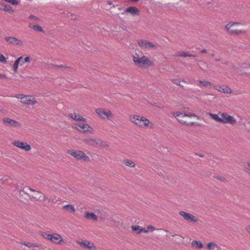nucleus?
<instances>
[{"label":"nucleus","mask_w":250,"mask_h":250,"mask_svg":"<svg viewBox=\"0 0 250 250\" xmlns=\"http://www.w3.org/2000/svg\"><path fill=\"white\" fill-rule=\"evenodd\" d=\"M129 118L132 122L139 127H149L152 128L154 126L153 124L145 117L140 118L138 115H130L129 116Z\"/></svg>","instance_id":"obj_1"},{"label":"nucleus","mask_w":250,"mask_h":250,"mask_svg":"<svg viewBox=\"0 0 250 250\" xmlns=\"http://www.w3.org/2000/svg\"><path fill=\"white\" fill-rule=\"evenodd\" d=\"M132 59L135 64L139 67H147L152 64L151 61L145 55L140 56L136 54L133 55Z\"/></svg>","instance_id":"obj_2"},{"label":"nucleus","mask_w":250,"mask_h":250,"mask_svg":"<svg viewBox=\"0 0 250 250\" xmlns=\"http://www.w3.org/2000/svg\"><path fill=\"white\" fill-rule=\"evenodd\" d=\"M41 235L44 238L50 241L53 243L59 245L65 244V242L62 236L58 233L50 234L47 232H42Z\"/></svg>","instance_id":"obj_3"},{"label":"nucleus","mask_w":250,"mask_h":250,"mask_svg":"<svg viewBox=\"0 0 250 250\" xmlns=\"http://www.w3.org/2000/svg\"><path fill=\"white\" fill-rule=\"evenodd\" d=\"M67 152L77 160H83L85 162L90 161V158L89 156L82 150L70 149H68L67 151Z\"/></svg>","instance_id":"obj_4"},{"label":"nucleus","mask_w":250,"mask_h":250,"mask_svg":"<svg viewBox=\"0 0 250 250\" xmlns=\"http://www.w3.org/2000/svg\"><path fill=\"white\" fill-rule=\"evenodd\" d=\"M86 122H80L79 123L74 124L73 127L77 130L83 133L89 132L90 134H93V130Z\"/></svg>","instance_id":"obj_5"},{"label":"nucleus","mask_w":250,"mask_h":250,"mask_svg":"<svg viewBox=\"0 0 250 250\" xmlns=\"http://www.w3.org/2000/svg\"><path fill=\"white\" fill-rule=\"evenodd\" d=\"M96 113L103 119H107L112 121L114 119V115L109 110H105L104 108H98L96 110Z\"/></svg>","instance_id":"obj_6"},{"label":"nucleus","mask_w":250,"mask_h":250,"mask_svg":"<svg viewBox=\"0 0 250 250\" xmlns=\"http://www.w3.org/2000/svg\"><path fill=\"white\" fill-rule=\"evenodd\" d=\"M15 97L21 99V102L24 104L34 105L37 103L36 99L32 96L18 94Z\"/></svg>","instance_id":"obj_7"},{"label":"nucleus","mask_w":250,"mask_h":250,"mask_svg":"<svg viewBox=\"0 0 250 250\" xmlns=\"http://www.w3.org/2000/svg\"><path fill=\"white\" fill-rule=\"evenodd\" d=\"M173 116L177 119V120L182 124L188 125L189 124L186 121H183L180 119L181 117H196L199 119V117L195 114L183 113L180 112H176L172 113Z\"/></svg>","instance_id":"obj_8"},{"label":"nucleus","mask_w":250,"mask_h":250,"mask_svg":"<svg viewBox=\"0 0 250 250\" xmlns=\"http://www.w3.org/2000/svg\"><path fill=\"white\" fill-rule=\"evenodd\" d=\"M219 114L221 116L222 123V124H230L231 125H234L236 123V120L234 119L233 116L229 115L227 113H221Z\"/></svg>","instance_id":"obj_9"},{"label":"nucleus","mask_w":250,"mask_h":250,"mask_svg":"<svg viewBox=\"0 0 250 250\" xmlns=\"http://www.w3.org/2000/svg\"><path fill=\"white\" fill-rule=\"evenodd\" d=\"M137 42L140 47L143 49H155L156 48L154 44L146 40H139Z\"/></svg>","instance_id":"obj_10"},{"label":"nucleus","mask_w":250,"mask_h":250,"mask_svg":"<svg viewBox=\"0 0 250 250\" xmlns=\"http://www.w3.org/2000/svg\"><path fill=\"white\" fill-rule=\"evenodd\" d=\"M179 214L188 222L195 223L198 221V219L196 216L187 212L181 211L179 212Z\"/></svg>","instance_id":"obj_11"},{"label":"nucleus","mask_w":250,"mask_h":250,"mask_svg":"<svg viewBox=\"0 0 250 250\" xmlns=\"http://www.w3.org/2000/svg\"><path fill=\"white\" fill-rule=\"evenodd\" d=\"M140 10L138 8L135 6H130L127 8L124 12H123L122 14V15H126L127 14H130L133 17L137 16L140 15Z\"/></svg>","instance_id":"obj_12"},{"label":"nucleus","mask_w":250,"mask_h":250,"mask_svg":"<svg viewBox=\"0 0 250 250\" xmlns=\"http://www.w3.org/2000/svg\"><path fill=\"white\" fill-rule=\"evenodd\" d=\"M13 144L17 147L23 149L26 151H30L31 149V146L25 142L15 140L14 141Z\"/></svg>","instance_id":"obj_13"},{"label":"nucleus","mask_w":250,"mask_h":250,"mask_svg":"<svg viewBox=\"0 0 250 250\" xmlns=\"http://www.w3.org/2000/svg\"><path fill=\"white\" fill-rule=\"evenodd\" d=\"M4 39L7 43L10 45L20 46L22 45V42L21 40L14 37H5Z\"/></svg>","instance_id":"obj_14"},{"label":"nucleus","mask_w":250,"mask_h":250,"mask_svg":"<svg viewBox=\"0 0 250 250\" xmlns=\"http://www.w3.org/2000/svg\"><path fill=\"white\" fill-rule=\"evenodd\" d=\"M3 122L4 124L7 126L15 127H20L21 126V124L19 122L8 118H3Z\"/></svg>","instance_id":"obj_15"},{"label":"nucleus","mask_w":250,"mask_h":250,"mask_svg":"<svg viewBox=\"0 0 250 250\" xmlns=\"http://www.w3.org/2000/svg\"><path fill=\"white\" fill-rule=\"evenodd\" d=\"M77 243L79 244L82 248L86 247L90 250H96V248L94 243L90 241H77Z\"/></svg>","instance_id":"obj_16"},{"label":"nucleus","mask_w":250,"mask_h":250,"mask_svg":"<svg viewBox=\"0 0 250 250\" xmlns=\"http://www.w3.org/2000/svg\"><path fill=\"white\" fill-rule=\"evenodd\" d=\"M69 116L73 120L79 122H86V119L82 115L76 113H71Z\"/></svg>","instance_id":"obj_17"},{"label":"nucleus","mask_w":250,"mask_h":250,"mask_svg":"<svg viewBox=\"0 0 250 250\" xmlns=\"http://www.w3.org/2000/svg\"><path fill=\"white\" fill-rule=\"evenodd\" d=\"M215 89L218 91L223 93H231V90L230 88L227 86H215Z\"/></svg>","instance_id":"obj_18"},{"label":"nucleus","mask_w":250,"mask_h":250,"mask_svg":"<svg viewBox=\"0 0 250 250\" xmlns=\"http://www.w3.org/2000/svg\"><path fill=\"white\" fill-rule=\"evenodd\" d=\"M98 140L93 139H85L83 140V142L85 144L93 146H96L97 145H98Z\"/></svg>","instance_id":"obj_19"},{"label":"nucleus","mask_w":250,"mask_h":250,"mask_svg":"<svg viewBox=\"0 0 250 250\" xmlns=\"http://www.w3.org/2000/svg\"><path fill=\"white\" fill-rule=\"evenodd\" d=\"M227 31L228 32V33L229 34H230L231 35H234V36H237L240 34H245L247 32L246 30H239V29L233 30V29H231L230 28H229V30H227Z\"/></svg>","instance_id":"obj_20"},{"label":"nucleus","mask_w":250,"mask_h":250,"mask_svg":"<svg viewBox=\"0 0 250 250\" xmlns=\"http://www.w3.org/2000/svg\"><path fill=\"white\" fill-rule=\"evenodd\" d=\"M84 217L87 219H92L94 221L98 220L97 215L93 212H85Z\"/></svg>","instance_id":"obj_21"},{"label":"nucleus","mask_w":250,"mask_h":250,"mask_svg":"<svg viewBox=\"0 0 250 250\" xmlns=\"http://www.w3.org/2000/svg\"><path fill=\"white\" fill-rule=\"evenodd\" d=\"M199 86L201 87L203 86V87H207L210 88L212 85V83L209 81L200 80L199 81Z\"/></svg>","instance_id":"obj_22"},{"label":"nucleus","mask_w":250,"mask_h":250,"mask_svg":"<svg viewBox=\"0 0 250 250\" xmlns=\"http://www.w3.org/2000/svg\"><path fill=\"white\" fill-rule=\"evenodd\" d=\"M62 208L64 209H66L72 213H74L76 212V209L74 208V206L71 204H68L63 206L62 207Z\"/></svg>","instance_id":"obj_23"},{"label":"nucleus","mask_w":250,"mask_h":250,"mask_svg":"<svg viewBox=\"0 0 250 250\" xmlns=\"http://www.w3.org/2000/svg\"><path fill=\"white\" fill-rule=\"evenodd\" d=\"M241 24V23L239 22H229L225 25V29L227 30H229V28H231V27L235 25H239Z\"/></svg>","instance_id":"obj_24"},{"label":"nucleus","mask_w":250,"mask_h":250,"mask_svg":"<svg viewBox=\"0 0 250 250\" xmlns=\"http://www.w3.org/2000/svg\"><path fill=\"white\" fill-rule=\"evenodd\" d=\"M123 163L125 166L130 167H134L136 166V164L134 163V162L128 159H124L123 161Z\"/></svg>","instance_id":"obj_25"},{"label":"nucleus","mask_w":250,"mask_h":250,"mask_svg":"<svg viewBox=\"0 0 250 250\" xmlns=\"http://www.w3.org/2000/svg\"><path fill=\"white\" fill-rule=\"evenodd\" d=\"M208 115L210 116V117L214 120L215 121L222 123V119L217 114H213L211 113H208Z\"/></svg>","instance_id":"obj_26"},{"label":"nucleus","mask_w":250,"mask_h":250,"mask_svg":"<svg viewBox=\"0 0 250 250\" xmlns=\"http://www.w3.org/2000/svg\"><path fill=\"white\" fill-rule=\"evenodd\" d=\"M191 245L193 247H196L199 249H201L203 247V245L201 242L196 240H193L191 243Z\"/></svg>","instance_id":"obj_27"},{"label":"nucleus","mask_w":250,"mask_h":250,"mask_svg":"<svg viewBox=\"0 0 250 250\" xmlns=\"http://www.w3.org/2000/svg\"><path fill=\"white\" fill-rule=\"evenodd\" d=\"M174 56L176 57H194V55H193L192 54H189L187 52H185L177 53V54H175Z\"/></svg>","instance_id":"obj_28"},{"label":"nucleus","mask_w":250,"mask_h":250,"mask_svg":"<svg viewBox=\"0 0 250 250\" xmlns=\"http://www.w3.org/2000/svg\"><path fill=\"white\" fill-rule=\"evenodd\" d=\"M3 11L8 12L9 13H13L14 12L12 7L10 5L5 4L4 5Z\"/></svg>","instance_id":"obj_29"},{"label":"nucleus","mask_w":250,"mask_h":250,"mask_svg":"<svg viewBox=\"0 0 250 250\" xmlns=\"http://www.w3.org/2000/svg\"><path fill=\"white\" fill-rule=\"evenodd\" d=\"M24 245L27 246L29 248L38 247L39 248L40 246L38 244H34L32 243H22Z\"/></svg>","instance_id":"obj_30"},{"label":"nucleus","mask_w":250,"mask_h":250,"mask_svg":"<svg viewBox=\"0 0 250 250\" xmlns=\"http://www.w3.org/2000/svg\"><path fill=\"white\" fill-rule=\"evenodd\" d=\"M29 26L30 28H33L34 30L40 31V32H42L43 31V30L42 29V28L41 26H39V25L31 26V24H30L29 25Z\"/></svg>","instance_id":"obj_31"},{"label":"nucleus","mask_w":250,"mask_h":250,"mask_svg":"<svg viewBox=\"0 0 250 250\" xmlns=\"http://www.w3.org/2000/svg\"><path fill=\"white\" fill-rule=\"evenodd\" d=\"M40 198L41 199H38V201H40V202H45V201H47V202H50V199L47 198L44 194H42V196H41L40 197Z\"/></svg>","instance_id":"obj_32"},{"label":"nucleus","mask_w":250,"mask_h":250,"mask_svg":"<svg viewBox=\"0 0 250 250\" xmlns=\"http://www.w3.org/2000/svg\"><path fill=\"white\" fill-rule=\"evenodd\" d=\"M132 230L134 231H136L138 234L141 233L140 232V229H141V228L139 226H131Z\"/></svg>","instance_id":"obj_33"},{"label":"nucleus","mask_w":250,"mask_h":250,"mask_svg":"<svg viewBox=\"0 0 250 250\" xmlns=\"http://www.w3.org/2000/svg\"><path fill=\"white\" fill-rule=\"evenodd\" d=\"M19 63H20V62L17 60L15 61V62L14 63L13 70L14 71V72L15 73L17 72Z\"/></svg>","instance_id":"obj_34"},{"label":"nucleus","mask_w":250,"mask_h":250,"mask_svg":"<svg viewBox=\"0 0 250 250\" xmlns=\"http://www.w3.org/2000/svg\"><path fill=\"white\" fill-rule=\"evenodd\" d=\"M245 171L250 175V161L247 163V166L244 167Z\"/></svg>","instance_id":"obj_35"},{"label":"nucleus","mask_w":250,"mask_h":250,"mask_svg":"<svg viewBox=\"0 0 250 250\" xmlns=\"http://www.w3.org/2000/svg\"><path fill=\"white\" fill-rule=\"evenodd\" d=\"M0 62L4 63H7V61L5 57L1 53H0Z\"/></svg>","instance_id":"obj_36"},{"label":"nucleus","mask_w":250,"mask_h":250,"mask_svg":"<svg viewBox=\"0 0 250 250\" xmlns=\"http://www.w3.org/2000/svg\"><path fill=\"white\" fill-rule=\"evenodd\" d=\"M6 1L11 3L13 5H18L19 1L17 0H5Z\"/></svg>","instance_id":"obj_37"},{"label":"nucleus","mask_w":250,"mask_h":250,"mask_svg":"<svg viewBox=\"0 0 250 250\" xmlns=\"http://www.w3.org/2000/svg\"><path fill=\"white\" fill-rule=\"evenodd\" d=\"M17 190L19 192V194L20 196L23 195V194H27V193L25 192V190L20 189L19 188H16Z\"/></svg>","instance_id":"obj_38"},{"label":"nucleus","mask_w":250,"mask_h":250,"mask_svg":"<svg viewBox=\"0 0 250 250\" xmlns=\"http://www.w3.org/2000/svg\"><path fill=\"white\" fill-rule=\"evenodd\" d=\"M172 82L174 83H175V84H176L177 85H180V86H181L182 87H183V85L180 84V81L179 80H178V79H173V80H172Z\"/></svg>","instance_id":"obj_39"},{"label":"nucleus","mask_w":250,"mask_h":250,"mask_svg":"<svg viewBox=\"0 0 250 250\" xmlns=\"http://www.w3.org/2000/svg\"><path fill=\"white\" fill-rule=\"evenodd\" d=\"M212 246L214 247H217V245L212 242H209L208 244L207 247L209 250L211 249Z\"/></svg>","instance_id":"obj_40"},{"label":"nucleus","mask_w":250,"mask_h":250,"mask_svg":"<svg viewBox=\"0 0 250 250\" xmlns=\"http://www.w3.org/2000/svg\"><path fill=\"white\" fill-rule=\"evenodd\" d=\"M147 229L149 230V231L152 232L155 230V228L154 227H153L151 225H149L147 227Z\"/></svg>","instance_id":"obj_41"},{"label":"nucleus","mask_w":250,"mask_h":250,"mask_svg":"<svg viewBox=\"0 0 250 250\" xmlns=\"http://www.w3.org/2000/svg\"><path fill=\"white\" fill-rule=\"evenodd\" d=\"M140 232H144L145 233H148L149 232V230L147 229V228H141V229H140Z\"/></svg>","instance_id":"obj_42"},{"label":"nucleus","mask_w":250,"mask_h":250,"mask_svg":"<svg viewBox=\"0 0 250 250\" xmlns=\"http://www.w3.org/2000/svg\"><path fill=\"white\" fill-rule=\"evenodd\" d=\"M29 18L30 19H34V20L37 21H38L39 20V19L38 17L34 16V15H30Z\"/></svg>","instance_id":"obj_43"},{"label":"nucleus","mask_w":250,"mask_h":250,"mask_svg":"<svg viewBox=\"0 0 250 250\" xmlns=\"http://www.w3.org/2000/svg\"><path fill=\"white\" fill-rule=\"evenodd\" d=\"M4 5V3L0 2V10H3Z\"/></svg>","instance_id":"obj_44"},{"label":"nucleus","mask_w":250,"mask_h":250,"mask_svg":"<svg viewBox=\"0 0 250 250\" xmlns=\"http://www.w3.org/2000/svg\"><path fill=\"white\" fill-rule=\"evenodd\" d=\"M7 78L5 74H0V79H6Z\"/></svg>","instance_id":"obj_45"},{"label":"nucleus","mask_w":250,"mask_h":250,"mask_svg":"<svg viewBox=\"0 0 250 250\" xmlns=\"http://www.w3.org/2000/svg\"><path fill=\"white\" fill-rule=\"evenodd\" d=\"M28 189L31 191H33V192H37L38 193H40L41 194V193L39 191H36L35 189L30 188V187H28Z\"/></svg>","instance_id":"obj_46"},{"label":"nucleus","mask_w":250,"mask_h":250,"mask_svg":"<svg viewBox=\"0 0 250 250\" xmlns=\"http://www.w3.org/2000/svg\"><path fill=\"white\" fill-rule=\"evenodd\" d=\"M29 61H30V57H29L27 56L24 58V62H29Z\"/></svg>","instance_id":"obj_47"},{"label":"nucleus","mask_w":250,"mask_h":250,"mask_svg":"<svg viewBox=\"0 0 250 250\" xmlns=\"http://www.w3.org/2000/svg\"><path fill=\"white\" fill-rule=\"evenodd\" d=\"M207 52V50L204 49H202L201 51V53H205Z\"/></svg>","instance_id":"obj_48"},{"label":"nucleus","mask_w":250,"mask_h":250,"mask_svg":"<svg viewBox=\"0 0 250 250\" xmlns=\"http://www.w3.org/2000/svg\"><path fill=\"white\" fill-rule=\"evenodd\" d=\"M196 155L199 156L200 157H204V155L202 154H196Z\"/></svg>","instance_id":"obj_49"},{"label":"nucleus","mask_w":250,"mask_h":250,"mask_svg":"<svg viewBox=\"0 0 250 250\" xmlns=\"http://www.w3.org/2000/svg\"><path fill=\"white\" fill-rule=\"evenodd\" d=\"M247 230L248 232L250 234V226L247 227Z\"/></svg>","instance_id":"obj_50"},{"label":"nucleus","mask_w":250,"mask_h":250,"mask_svg":"<svg viewBox=\"0 0 250 250\" xmlns=\"http://www.w3.org/2000/svg\"><path fill=\"white\" fill-rule=\"evenodd\" d=\"M56 66L57 67H65V66H63L62 65H56Z\"/></svg>","instance_id":"obj_51"},{"label":"nucleus","mask_w":250,"mask_h":250,"mask_svg":"<svg viewBox=\"0 0 250 250\" xmlns=\"http://www.w3.org/2000/svg\"><path fill=\"white\" fill-rule=\"evenodd\" d=\"M22 59V56H21L20 57H19L17 60H18V61H19L20 62V61Z\"/></svg>","instance_id":"obj_52"},{"label":"nucleus","mask_w":250,"mask_h":250,"mask_svg":"<svg viewBox=\"0 0 250 250\" xmlns=\"http://www.w3.org/2000/svg\"><path fill=\"white\" fill-rule=\"evenodd\" d=\"M169 233L170 234V235L172 237H174L176 235V234L175 233H171V232H169Z\"/></svg>","instance_id":"obj_53"},{"label":"nucleus","mask_w":250,"mask_h":250,"mask_svg":"<svg viewBox=\"0 0 250 250\" xmlns=\"http://www.w3.org/2000/svg\"><path fill=\"white\" fill-rule=\"evenodd\" d=\"M107 3L109 5L112 4V2L111 1H110V0H108Z\"/></svg>","instance_id":"obj_54"},{"label":"nucleus","mask_w":250,"mask_h":250,"mask_svg":"<svg viewBox=\"0 0 250 250\" xmlns=\"http://www.w3.org/2000/svg\"><path fill=\"white\" fill-rule=\"evenodd\" d=\"M215 60L216 61L218 62V61H220L221 60V59L220 58H216V59H215Z\"/></svg>","instance_id":"obj_55"},{"label":"nucleus","mask_w":250,"mask_h":250,"mask_svg":"<svg viewBox=\"0 0 250 250\" xmlns=\"http://www.w3.org/2000/svg\"><path fill=\"white\" fill-rule=\"evenodd\" d=\"M189 125H193L194 124V122H191L190 123H188Z\"/></svg>","instance_id":"obj_56"},{"label":"nucleus","mask_w":250,"mask_h":250,"mask_svg":"<svg viewBox=\"0 0 250 250\" xmlns=\"http://www.w3.org/2000/svg\"><path fill=\"white\" fill-rule=\"evenodd\" d=\"M210 56L212 57H214V54H213V53L211 54H210Z\"/></svg>","instance_id":"obj_57"},{"label":"nucleus","mask_w":250,"mask_h":250,"mask_svg":"<svg viewBox=\"0 0 250 250\" xmlns=\"http://www.w3.org/2000/svg\"><path fill=\"white\" fill-rule=\"evenodd\" d=\"M222 179H223V178H221V177L218 178V179H219L220 180H222Z\"/></svg>","instance_id":"obj_58"},{"label":"nucleus","mask_w":250,"mask_h":250,"mask_svg":"<svg viewBox=\"0 0 250 250\" xmlns=\"http://www.w3.org/2000/svg\"><path fill=\"white\" fill-rule=\"evenodd\" d=\"M157 107H161V108L163 107V106H157Z\"/></svg>","instance_id":"obj_59"}]
</instances>
